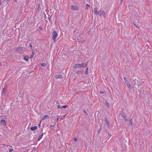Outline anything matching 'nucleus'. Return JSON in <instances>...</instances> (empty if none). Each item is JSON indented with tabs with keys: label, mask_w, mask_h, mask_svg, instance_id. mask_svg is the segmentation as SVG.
I'll return each mask as SVG.
<instances>
[{
	"label": "nucleus",
	"mask_w": 152,
	"mask_h": 152,
	"mask_svg": "<svg viewBox=\"0 0 152 152\" xmlns=\"http://www.w3.org/2000/svg\"><path fill=\"white\" fill-rule=\"evenodd\" d=\"M52 39L54 41H55L56 38L58 36V34L56 31H53L52 33Z\"/></svg>",
	"instance_id": "20e7f679"
},
{
	"label": "nucleus",
	"mask_w": 152,
	"mask_h": 152,
	"mask_svg": "<svg viewBox=\"0 0 152 152\" xmlns=\"http://www.w3.org/2000/svg\"><path fill=\"white\" fill-rule=\"evenodd\" d=\"M10 2V1L9 0H8L7 2H7L8 3V2Z\"/></svg>",
	"instance_id": "f704fd0d"
},
{
	"label": "nucleus",
	"mask_w": 152,
	"mask_h": 152,
	"mask_svg": "<svg viewBox=\"0 0 152 152\" xmlns=\"http://www.w3.org/2000/svg\"><path fill=\"white\" fill-rule=\"evenodd\" d=\"M129 125L133 127L134 126V124H132V119H130L129 120Z\"/></svg>",
	"instance_id": "0eeeda50"
},
{
	"label": "nucleus",
	"mask_w": 152,
	"mask_h": 152,
	"mask_svg": "<svg viewBox=\"0 0 152 152\" xmlns=\"http://www.w3.org/2000/svg\"><path fill=\"white\" fill-rule=\"evenodd\" d=\"M56 119H57V121H58V118H56Z\"/></svg>",
	"instance_id": "2f4dec72"
},
{
	"label": "nucleus",
	"mask_w": 152,
	"mask_h": 152,
	"mask_svg": "<svg viewBox=\"0 0 152 152\" xmlns=\"http://www.w3.org/2000/svg\"><path fill=\"white\" fill-rule=\"evenodd\" d=\"M13 150V149H10L9 150V151L10 152H11Z\"/></svg>",
	"instance_id": "bb28decb"
},
{
	"label": "nucleus",
	"mask_w": 152,
	"mask_h": 152,
	"mask_svg": "<svg viewBox=\"0 0 152 152\" xmlns=\"http://www.w3.org/2000/svg\"><path fill=\"white\" fill-rule=\"evenodd\" d=\"M0 123H1L4 126H5L6 124L5 121L4 120H1L0 121Z\"/></svg>",
	"instance_id": "1a4fd4ad"
},
{
	"label": "nucleus",
	"mask_w": 152,
	"mask_h": 152,
	"mask_svg": "<svg viewBox=\"0 0 152 152\" xmlns=\"http://www.w3.org/2000/svg\"><path fill=\"white\" fill-rule=\"evenodd\" d=\"M24 59L26 61H28V57L27 56H25L24 57Z\"/></svg>",
	"instance_id": "4468645a"
},
{
	"label": "nucleus",
	"mask_w": 152,
	"mask_h": 152,
	"mask_svg": "<svg viewBox=\"0 0 152 152\" xmlns=\"http://www.w3.org/2000/svg\"><path fill=\"white\" fill-rule=\"evenodd\" d=\"M33 57V55H32L31 56L30 58H32Z\"/></svg>",
	"instance_id": "7c9ffc66"
},
{
	"label": "nucleus",
	"mask_w": 152,
	"mask_h": 152,
	"mask_svg": "<svg viewBox=\"0 0 152 152\" xmlns=\"http://www.w3.org/2000/svg\"><path fill=\"white\" fill-rule=\"evenodd\" d=\"M5 145V146H7V145Z\"/></svg>",
	"instance_id": "58836bf2"
},
{
	"label": "nucleus",
	"mask_w": 152,
	"mask_h": 152,
	"mask_svg": "<svg viewBox=\"0 0 152 152\" xmlns=\"http://www.w3.org/2000/svg\"><path fill=\"white\" fill-rule=\"evenodd\" d=\"M108 134L110 136H111V135L110 134Z\"/></svg>",
	"instance_id": "c9c22d12"
},
{
	"label": "nucleus",
	"mask_w": 152,
	"mask_h": 152,
	"mask_svg": "<svg viewBox=\"0 0 152 152\" xmlns=\"http://www.w3.org/2000/svg\"><path fill=\"white\" fill-rule=\"evenodd\" d=\"M106 102V104L107 105V106L108 107H109V104L107 102Z\"/></svg>",
	"instance_id": "a878e982"
},
{
	"label": "nucleus",
	"mask_w": 152,
	"mask_h": 152,
	"mask_svg": "<svg viewBox=\"0 0 152 152\" xmlns=\"http://www.w3.org/2000/svg\"><path fill=\"white\" fill-rule=\"evenodd\" d=\"M94 12L95 13H97V10L96 8V7L95 8H94Z\"/></svg>",
	"instance_id": "dca6fc26"
},
{
	"label": "nucleus",
	"mask_w": 152,
	"mask_h": 152,
	"mask_svg": "<svg viewBox=\"0 0 152 152\" xmlns=\"http://www.w3.org/2000/svg\"><path fill=\"white\" fill-rule=\"evenodd\" d=\"M30 44V48L31 49V50H32V45H31V43H30L29 44Z\"/></svg>",
	"instance_id": "b1692460"
},
{
	"label": "nucleus",
	"mask_w": 152,
	"mask_h": 152,
	"mask_svg": "<svg viewBox=\"0 0 152 152\" xmlns=\"http://www.w3.org/2000/svg\"><path fill=\"white\" fill-rule=\"evenodd\" d=\"M120 1H121V4L123 3V0H120Z\"/></svg>",
	"instance_id": "c85d7f7f"
},
{
	"label": "nucleus",
	"mask_w": 152,
	"mask_h": 152,
	"mask_svg": "<svg viewBox=\"0 0 152 152\" xmlns=\"http://www.w3.org/2000/svg\"><path fill=\"white\" fill-rule=\"evenodd\" d=\"M58 116L59 117V116H60V115H58Z\"/></svg>",
	"instance_id": "4c0bfd02"
},
{
	"label": "nucleus",
	"mask_w": 152,
	"mask_h": 152,
	"mask_svg": "<svg viewBox=\"0 0 152 152\" xmlns=\"http://www.w3.org/2000/svg\"><path fill=\"white\" fill-rule=\"evenodd\" d=\"M98 14L100 17L102 16L104 18H105L106 13L104 11L100 10L98 11Z\"/></svg>",
	"instance_id": "7ed1b4c3"
},
{
	"label": "nucleus",
	"mask_w": 152,
	"mask_h": 152,
	"mask_svg": "<svg viewBox=\"0 0 152 152\" xmlns=\"http://www.w3.org/2000/svg\"><path fill=\"white\" fill-rule=\"evenodd\" d=\"M4 88H5V87H4V88H3V90H4Z\"/></svg>",
	"instance_id": "e433bc0d"
},
{
	"label": "nucleus",
	"mask_w": 152,
	"mask_h": 152,
	"mask_svg": "<svg viewBox=\"0 0 152 152\" xmlns=\"http://www.w3.org/2000/svg\"><path fill=\"white\" fill-rule=\"evenodd\" d=\"M41 65L42 66H45L46 65V64L44 63H42L41 64Z\"/></svg>",
	"instance_id": "aec40b11"
},
{
	"label": "nucleus",
	"mask_w": 152,
	"mask_h": 152,
	"mask_svg": "<svg viewBox=\"0 0 152 152\" xmlns=\"http://www.w3.org/2000/svg\"><path fill=\"white\" fill-rule=\"evenodd\" d=\"M37 129V126H34V127H33L31 128V129L32 131H34L36 130Z\"/></svg>",
	"instance_id": "f8f14e48"
},
{
	"label": "nucleus",
	"mask_w": 152,
	"mask_h": 152,
	"mask_svg": "<svg viewBox=\"0 0 152 152\" xmlns=\"http://www.w3.org/2000/svg\"><path fill=\"white\" fill-rule=\"evenodd\" d=\"M65 115H66L62 116L61 117L60 120H62L65 118Z\"/></svg>",
	"instance_id": "6ab92c4d"
},
{
	"label": "nucleus",
	"mask_w": 152,
	"mask_h": 152,
	"mask_svg": "<svg viewBox=\"0 0 152 152\" xmlns=\"http://www.w3.org/2000/svg\"><path fill=\"white\" fill-rule=\"evenodd\" d=\"M104 120L106 123L107 125V126H110V123L109 122V121H108L107 119L105 118H104Z\"/></svg>",
	"instance_id": "6e6552de"
},
{
	"label": "nucleus",
	"mask_w": 152,
	"mask_h": 152,
	"mask_svg": "<svg viewBox=\"0 0 152 152\" xmlns=\"http://www.w3.org/2000/svg\"><path fill=\"white\" fill-rule=\"evenodd\" d=\"M88 67H87L86 69V72H85V74L87 75L88 74Z\"/></svg>",
	"instance_id": "f3484780"
},
{
	"label": "nucleus",
	"mask_w": 152,
	"mask_h": 152,
	"mask_svg": "<svg viewBox=\"0 0 152 152\" xmlns=\"http://www.w3.org/2000/svg\"><path fill=\"white\" fill-rule=\"evenodd\" d=\"M7 0V1H8V0Z\"/></svg>",
	"instance_id": "ea45409f"
},
{
	"label": "nucleus",
	"mask_w": 152,
	"mask_h": 152,
	"mask_svg": "<svg viewBox=\"0 0 152 152\" xmlns=\"http://www.w3.org/2000/svg\"><path fill=\"white\" fill-rule=\"evenodd\" d=\"M62 75H57L56 76V78H61L62 77Z\"/></svg>",
	"instance_id": "2eb2a0df"
},
{
	"label": "nucleus",
	"mask_w": 152,
	"mask_h": 152,
	"mask_svg": "<svg viewBox=\"0 0 152 152\" xmlns=\"http://www.w3.org/2000/svg\"><path fill=\"white\" fill-rule=\"evenodd\" d=\"M90 7V5L88 4H86V7L85 9L86 10V9H88V7Z\"/></svg>",
	"instance_id": "a211bd4d"
},
{
	"label": "nucleus",
	"mask_w": 152,
	"mask_h": 152,
	"mask_svg": "<svg viewBox=\"0 0 152 152\" xmlns=\"http://www.w3.org/2000/svg\"><path fill=\"white\" fill-rule=\"evenodd\" d=\"M67 107V105H65L63 106L62 107H61V108H66Z\"/></svg>",
	"instance_id": "5701e85b"
},
{
	"label": "nucleus",
	"mask_w": 152,
	"mask_h": 152,
	"mask_svg": "<svg viewBox=\"0 0 152 152\" xmlns=\"http://www.w3.org/2000/svg\"><path fill=\"white\" fill-rule=\"evenodd\" d=\"M49 117V116L48 115H44L42 118V120H44L46 119V118H48Z\"/></svg>",
	"instance_id": "9b49d317"
},
{
	"label": "nucleus",
	"mask_w": 152,
	"mask_h": 152,
	"mask_svg": "<svg viewBox=\"0 0 152 152\" xmlns=\"http://www.w3.org/2000/svg\"><path fill=\"white\" fill-rule=\"evenodd\" d=\"M71 8L72 10H77V7L76 6H71Z\"/></svg>",
	"instance_id": "9d476101"
},
{
	"label": "nucleus",
	"mask_w": 152,
	"mask_h": 152,
	"mask_svg": "<svg viewBox=\"0 0 152 152\" xmlns=\"http://www.w3.org/2000/svg\"><path fill=\"white\" fill-rule=\"evenodd\" d=\"M58 108H61V107H60V105H58Z\"/></svg>",
	"instance_id": "c756f323"
},
{
	"label": "nucleus",
	"mask_w": 152,
	"mask_h": 152,
	"mask_svg": "<svg viewBox=\"0 0 152 152\" xmlns=\"http://www.w3.org/2000/svg\"><path fill=\"white\" fill-rule=\"evenodd\" d=\"M88 62L85 63H83L82 64H75L74 66V68L75 69H77L78 68H80L81 67L85 68L87 66Z\"/></svg>",
	"instance_id": "f257e3e1"
},
{
	"label": "nucleus",
	"mask_w": 152,
	"mask_h": 152,
	"mask_svg": "<svg viewBox=\"0 0 152 152\" xmlns=\"http://www.w3.org/2000/svg\"><path fill=\"white\" fill-rule=\"evenodd\" d=\"M54 127V125H51L50 126V129H53V128Z\"/></svg>",
	"instance_id": "412c9836"
},
{
	"label": "nucleus",
	"mask_w": 152,
	"mask_h": 152,
	"mask_svg": "<svg viewBox=\"0 0 152 152\" xmlns=\"http://www.w3.org/2000/svg\"><path fill=\"white\" fill-rule=\"evenodd\" d=\"M39 28L40 29H42V28L41 27H39Z\"/></svg>",
	"instance_id": "473e14b6"
},
{
	"label": "nucleus",
	"mask_w": 152,
	"mask_h": 152,
	"mask_svg": "<svg viewBox=\"0 0 152 152\" xmlns=\"http://www.w3.org/2000/svg\"><path fill=\"white\" fill-rule=\"evenodd\" d=\"M74 140L75 142H76L77 140V139L76 138H75Z\"/></svg>",
	"instance_id": "393cba45"
},
{
	"label": "nucleus",
	"mask_w": 152,
	"mask_h": 152,
	"mask_svg": "<svg viewBox=\"0 0 152 152\" xmlns=\"http://www.w3.org/2000/svg\"><path fill=\"white\" fill-rule=\"evenodd\" d=\"M84 112L86 114V115H88L85 110H84Z\"/></svg>",
	"instance_id": "cd10ccee"
},
{
	"label": "nucleus",
	"mask_w": 152,
	"mask_h": 152,
	"mask_svg": "<svg viewBox=\"0 0 152 152\" xmlns=\"http://www.w3.org/2000/svg\"><path fill=\"white\" fill-rule=\"evenodd\" d=\"M101 93H104V92L103 91H100V92Z\"/></svg>",
	"instance_id": "72a5a7b5"
},
{
	"label": "nucleus",
	"mask_w": 152,
	"mask_h": 152,
	"mask_svg": "<svg viewBox=\"0 0 152 152\" xmlns=\"http://www.w3.org/2000/svg\"><path fill=\"white\" fill-rule=\"evenodd\" d=\"M124 79L126 83L127 84L128 87L129 89L131 88V86L130 84L129 83L128 80H127L125 77H124Z\"/></svg>",
	"instance_id": "39448f33"
},
{
	"label": "nucleus",
	"mask_w": 152,
	"mask_h": 152,
	"mask_svg": "<svg viewBox=\"0 0 152 152\" xmlns=\"http://www.w3.org/2000/svg\"><path fill=\"white\" fill-rule=\"evenodd\" d=\"M133 23H134V25L136 27H137L138 28H139V26H137V25L136 23H134V22Z\"/></svg>",
	"instance_id": "4be33fe9"
},
{
	"label": "nucleus",
	"mask_w": 152,
	"mask_h": 152,
	"mask_svg": "<svg viewBox=\"0 0 152 152\" xmlns=\"http://www.w3.org/2000/svg\"><path fill=\"white\" fill-rule=\"evenodd\" d=\"M15 50L20 53L22 54L24 51L23 48L21 47H19L16 48Z\"/></svg>",
	"instance_id": "f03ea898"
},
{
	"label": "nucleus",
	"mask_w": 152,
	"mask_h": 152,
	"mask_svg": "<svg viewBox=\"0 0 152 152\" xmlns=\"http://www.w3.org/2000/svg\"><path fill=\"white\" fill-rule=\"evenodd\" d=\"M121 116L126 121H127L128 119L126 118V117L125 114L124 113H122L121 114Z\"/></svg>",
	"instance_id": "423d86ee"
},
{
	"label": "nucleus",
	"mask_w": 152,
	"mask_h": 152,
	"mask_svg": "<svg viewBox=\"0 0 152 152\" xmlns=\"http://www.w3.org/2000/svg\"><path fill=\"white\" fill-rule=\"evenodd\" d=\"M43 134H44V133H42L39 135V138L38 139V141H39L42 138V137L43 136Z\"/></svg>",
	"instance_id": "ddd939ff"
}]
</instances>
